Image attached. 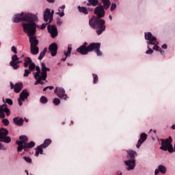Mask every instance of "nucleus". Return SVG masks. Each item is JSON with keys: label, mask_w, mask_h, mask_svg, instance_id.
I'll return each instance as SVG.
<instances>
[{"label": "nucleus", "mask_w": 175, "mask_h": 175, "mask_svg": "<svg viewBox=\"0 0 175 175\" xmlns=\"http://www.w3.org/2000/svg\"><path fill=\"white\" fill-rule=\"evenodd\" d=\"M94 14L89 21V25L94 29L96 30L98 35H102V33L106 31V21L102 18L105 17V8L103 5L97 6L94 11Z\"/></svg>", "instance_id": "1"}, {"label": "nucleus", "mask_w": 175, "mask_h": 175, "mask_svg": "<svg viewBox=\"0 0 175 175\" xmlns=\"http://www.w3.org/2000/svg\"><path fill=\"white\" fill-rule=\"evenodd\" d=\"M33 17L30 18V21H26L27 23H23L22 27H23V31L25 33L27 34V36H33L36 35V27L39 28V26L36 25L35 21H38V16L35 14H32Z\"/></svg>", "instance_id": "2"}, {"label": "nucleus", "mask_w": 175, "mask_h": 175, "mask_svg": "<svg viewBox=\"0 0 175 175\" xmlns=\"http://www.w3.org/2000/svg\"><path fill=\"white\" fill-rule=\"evenodd\" d=\"M135 157H137V152H136V151L133 150L127 151L126 158L129 160L124 161L125 165L128 166L127 170H133V169H135V167L136 166Z\"/></svg>", "instance_id": "3"}, {"label": "nucleus", "mask_w": 175, "mask_h": 175, "mask_svg": "<svg viewBox=\"0 0 175 175\" xmlns=\"http://www.w3.org/2000/svg\"><path fill=\"white\" fill-rule=\"evenodd\" d=\"M145 39L147 41V43L148 45L153 44V50H155L156 51H159L161 50V47L157 45L159 43L157 41V38L154 36H152V33L151 32L145 33Z\"/></svg>", "instance_id": "4"}, {"label": "nucleus", "mask_w": 175, "mask_h": 175, "mask_svg": "<svg viewBox=\"0 0 175 175\" xmlns=\"http://www.w3.org/2000/svg\"><path fill=\"white\" fill-rule=\"evenodd\" d=\"M172 142H173L172 137H169L165 139H161V146L160 147V150L174 152V149L173 148V145H172Z\"/></svg>", "instance_id": "5"}, {"label": "nucleus", "mask_w": 175, "mask_h": 175, "mask_svg": "<svg viewBox=\"0 0 175 175\" xmlns=\"http://www.w3.org/2000/svg\"><path fill=\"white\" fill-rule=\"evenodd\" d=\"M32 14H25L24 12H21V14H17L14 15V17L12 20L13 23H21V21H29L30 18H31Z\"/></svg>", "instance_id": "6"}, {"label": "nucleus", "mask_w": 175, "mask_h": 175, "mask_svg": "<svg viewBox=\"0 0 175 175\" xmlns=\"http://www.w3.org/2000/svg\"><path fill=\"white\" fill-rule=\"evenodd\" d=\"M88 49L89 53H91L92 51H94L98 57L102 56V51H100V43L99 42H93L90 43L88 46Z\"/></svg>", "instance_id": "7"}, {"label": "nucleus", "mask_w": 175, "mask_h": 175, "mask_svg": "<svg viewBox=\"0 0 175 175\" xmlns=\"http://www.w3.org/2000/svg\"><path fill=\"white\" fill-rule=\"evenodd\" d=\"M48 32L51 33V38L53 39L58 36V29H57V27L55 25H48L47 27Z\"/></svg>", "instance_id": "8"}, {"label": "nucleus", "mask_w": 175, "mask_h": 175, "mask_svg": "<svg viewBox=\"0 0 175 175\" xmlns=\"http://www.w3.org/2000/svg\"><path fill=\"white\" fill-rule=\"evenodd\" d=\"M49 20V24H50L53 21V14H51L50 9L46 8L44 12V21L47 23Z\"/></svg>", "instance_id": "9"}, {"label": "nucleus", "mask_w": 175, "mask_h": 175, "mask_svg": "<svg viewBox=\"0 0 175 175\" xmlns=\"http://www.w3.org/2000/svg\"><path fill=\"white\" fill-rule=\"evenodd\" d=\"M58 50V44L57 43L53 42L49 46V51L51 53V55L52 57H55L57 55V51Z\"/></svg>", "instance_id": "10"}, {"label": "nucleus", "mask_w": 175, "mask_h": 175, "mask_svg": "<svg viewBox=\"0 0 175 175\" xmlns=\"http://www.w3.org/2000/svg\"><path fill=\"white\" fill-rule=\"evenodd\" d=\"M41 75L42 76V79H47V72H50V68L46 67V64L41 63Z\"/></svg>", "instance_id": "11"}, {"label": "nucleus", "mask_w": 175, "mask_h": 175, "mask_svg": "<svg viewBox=\"0 0 175 175\" xmlns=\"http://www.w3.org/2000/svg\"><path fill=\"white\" fill-rule=\"evenodd\" d=\"M146 140H147V134L144 133H141L140 138L136 145L137 148H140V146L143 143H144V142H146Z\"/></svg>", "instance_id": "12"}, {"label": "nucleus", "mask_w": 175, "mask_h": 175, "mask_svg": "<svg viewBox=\"0 0 175 175\" xmlns=\"http://www.w3.org/2000/svg\"><path fill=\"white\" fill-rule=\"evenodd\" d=\"M57 96L60 99H64V100H67L68 98L66 94H65V90L62 88H59V92H57Z\"/></svg>", "instance_id": "13"}, {"label": "nucleus", "mask_w": 175, "mask_h": 175, "mask_svg": "<svg viewBox=\"0 0 175 175\" xmlns=\"http://www.w3.org/2000/svg\"><path fill=\"white\" fill-rule=\"evenodd\" d=\"M28 38H29L30 46H38L39 40L36 39V36H28Z\"/></svg>", "instance_id": "14"}, {"label": "nucleus", "mask_w": 175, "mask_h": 175, "mask_svg": "<svg viewBox=\"0 0 175 175\" xmlns=\"http://www.w3.org/2000/svg\"><path fill=\"white\" fill-rule=\"evenodd\" d=\"M13 122L17 126H23L24 125V119L20 117H15L13 118Z\"/></svg>", "instance_id": "15"}, {"label": "nucleus", "mask_w": 175, "mask_h": 175, "mask_svg": "<svg viewBox=\"0 0 175 175\" xmlns=\"http://www.w3.org/2000/svg\"><path fill=\"white\" fill-rule=\"evenodd\" d=\"M77 52L79 53L82 55H85L88 54V53H90V51H88V46L84 47V46H80L77 49Z\"/></svg>", "instance_id": "16"}, {"label": "nucleus", "mask_w": 175, "mask_h": 175, "mask_svg": "<svg viewBox=\"0 0 175 175\" xmlns=\"http://www.w3.org/2000/svg\"><path fill=\"white\" fill-rule=\"evenodd\" d=\"M29 96V93L27 91V90H23L20 94L19 98L21 99V100L24 101L25 100V99H28Z\"/></svg>", "instance_id": "17"}, {"label": "nucleus", "mask_w": 175, "mask_h": 175, "mask_svg": "<svg viewBox=\"0 0 175 175\" xmlns=\"http://www.w3.org/2000/svg\"><path fill=\"white\" fill-rule=\"evenodd\" d=\"M16 144L18 146L17 148L18 152H21L24 150V146L25 145V141H16Z\"/></svg>", "instance_id": "18"}, {"label": "nucleus", "mask_w": 175, "mask_h": 175, "mask_svg": "<svg viewBox=\"0 0 175 175\" xmlns=\"http://www.w3.org/2000/svg\"><path fill=\"white\" fill-rule=\"evenodd\" d=\"M23 83H17L14 85V92H16V94H18V92H20L21 91V90H23Z\"/></svg>", "instance_id": "19"}, {"label": "nucleus", "mask_w": 175, "mask_h": 175, "mask_svg": "<svg viewBox=\"0 0 175 175\" xmlns=\"http://www.w3.org/2000/svg\"><path fill=\"white\" fill-rule=\"evenodd\" d=\"M43 148H45L43 146H42V144L38 146L36 148V153H35V157H39L40 154L41 155H42Z\"/></svg>", "instance_id": "20"}, {"label": "nucleus", "mask_w": 175, "mask_h": 175, "mask_svg": "<svg viewBox=\"0 0 175 175\" xmlns=\"http://www.w3.org/2000/svg\"><path fill=\"white\" fill-rule=\"evenodd\" d=\"M0 142H1L2 143H10V142H12V138H10V137L6 135L5 137H0Z\"/></svg>", "instance_id": "21"}, {"label": "nucleus", "mask_w": 175, "mask_h": 175, "mask_svg": "<svg viewBox=\"0 0 175 175\" xmlns=\"http://www.w3.org/2000/svg\"><path fill=\"white\" fill-rule=\"evenodd\" d=\"M30 53L33 55H36L39 53V47L38 46H30Z\"/></svg>", "instance_id": "22"}, {"label": "nucleus", "mask_w": 175, "mask_h": 175, "mask_svg": "<svg viewBox=\"0 0 175 175\" xmlns=\"http://www.w3.org/2000/svg\"><path fill=\"white\" fill-rule=\"evenodd\" d=\"M9 135V131L6 129H0V137H3Z\"/></svg>", "instance_id": "23"}, {"label": "nucleus", "mask_w": 175, "mask_h": 175, "mask_svg": "<svg viewBox=\"0 0 175 175\" xmlns=\"http://www.w3.org/2000/svg\"><path fill=\"white\" fill-rule=\"evenodd\" d=\"M101 1L103 3V8L104 9H105V10H107V9H109L110 8V0H101Z\"/></svg>", "instance_id": "24"}, {"label": "nucleus", "mask_w": 175, "mask_h": 175, "mask_svg": "<svg viewBox=\"0 0 175 175\" xmlns=\"http://www.w3.org/2000/svg\"><path fill=\"white\" fill-rule=\"evenodd\" d=\"M34 76V78L36 80L34 85H38V84H40V80H46V79H43V76L41 75V76H36V75H33Z\"/></svg>", "instance_id": "25"}, {"label": "nucleus", "mask_w": 175, "mask_h": 175, "mask_svg": "<svg viewBox=\"0 0 175 175\" xmlns=\"http://www.w3.org/2000/svg\"><path fill=\"white\" fill-rule=\"evenodd\" d=\"M51 143H53V141L51 139H46L44 143L41 145L44 147V148H47Z\"/></svg>", "instance_id": "26"}, {"label": "nucleus", "mask_w": 175, "mask_h": 175, "mask_svg": "<svg viewBox=\"0 0 175 175\" xmlns=\"http://www.w3.org/2000/svg\"><path fill=\"white\" fill-rule=\"evenodd\" d=\"M78 10L80 13H83V14H88V10L85 7L78 6Z\"/></svg>", "instance_id": "27"}, {"label": "nucleus", "mask_w": 175, "mask_h": 175, "mask_svg": "<svg viewBox=\"0 0 175 175\" xmlns=\"http://www.w3.org/2000/svg\"><path fill=\"white\" fill-rule=\"evenodd\" d=\"M36 70L37 72H33V76H42V71L40 70V67H39V66H36Z\"/></svg>", "instance_id": "28"}, {"label": "nucleus", "mask_w": 175, "mask_h": 175, "mask_svg": "<svg viewBox=\"0 0 175 175\" xmlns=\"http://www.w3.org/2000/svg\"><path fill=\"white\" fill-rule=\"evenodd\" d=\"M25 147L26 148H33V147H35V143L32 141L29 143L25 142Z\"/></svg>", "instance_id": "29"}, {"label": "nucleus", "mask_w": 175, "mask_h": 175, "mask_svg": "<svg viewBox=\"0 0 175 175\" xmlns=\"http://www.w3.org/2000/svg\"><path fill=\"white\" fill-rule=\"evenodd\" d=\"M47 52V48H44V50L40 53L38 57V59L42 60L44 55H46V53Z\"/></svg>", "instance_id": "30"}, {"label": "nucleus", "mask_w": 175, "mask_h": 175, "mask_svg": "<svg viewBox=\"0 0 175 175\" xmlns=\"http://www.w3.org/2000/svg\"><path fill=\"white\" fill-rule=\"evenodd\" d=\"M72 53V44H69L68 46V51L67 52L65 51L64 55L66 57H68V55H70V53Z\"/></svg>", "instance_id": "31"}, {"label": "nucleus", "mask_w": 175, "mask_h": 175, "mask_svg": "<svg viewBox=\"0 0 175 175\" xmlns=\"http://www.w3.org/2000/svg\"><path fill=\"white\" fill-rule=\"evenodd\" d=\"M158 169L159 172L162 173V174H165V173H166V167H165V165H159Z\"/></svg>", "instance_id": "32"}, {"label": "nucleus", "mask_w": 175, "mask_h": 175, "mask_svg": "<svg viewBox=\"0 0 175 175\" xmlns=\"http://www.w3.org/2000/svg\"><path fill=\"white\" fill-rule=\"evenodd\" d=\"M40 103H42L43 105H44L47 103V102H49V100L47 99V97L42 96L40 99Z\"/></svg>", "instance_id": "33"}, {"label": "nucleus", "mask_w": 175, "mask_h": 175, "mask_svg": "<svg viewBox=\"0 0 175 175\" xmlns=\"http://www.w3.org/2000/svg\"><path fill=\"white\" fill-rule=\"evenodd\" d=\"M20 58H18V56L17 55H14L12 57V61L10 63H16L17 61H19Z\"/></svg>", "instance_id": "34"}, {"label": "nucleus", "mask_w": 175, "mask_h": 175, "mask_svg": "<svg viewBox=\"0 0 175 175\" xmlns=\"http://www.w3.org/2000/svg\"><path fill=\"white\" fill-rule=\"evenodd\" d=\"M60 9H62V12H57L56 14H58L60 17H64L65 16V13H64V9H65V5H63L62 7H60Z\"/></svg>", "instance_id": "35"}, {"label": "nucleus", "mask_w": 175, "mask_h": 175, "mask_svg": "<svg viewBox=\"0 0 175 175\" xmlns=\"http://www.w3.org/2000/svg\"><path fill=\"white\" fill-rule=\"evenodd\" d=\"M53 105H55V106H58L59 105L61 104V100H59V98H55L53 99Z\"/></svg>", "instance_id": "36"}, {"label": "nucleus", "mask_w": 175, "mask_h": 175, "mask_svg": "<svg viewBox=\"0 0 175 175\" xmlns=\"http://www.w3.org/2000/svg\"><path fill=\"white\" fill-rule=\"evenodd\" d=\"M88 2H90V3L93 6H97V5H99L98 1L89 0Z\"/></svg>", "instance_id": "37"}, {"label": "nucleus", "mask_w": 175, "mask_h": 175, "mask_svg": "<svg viewBox=\"0 0 175 175\" xmlns=\"http://www.w3.org/2000/svg\"><path fill=\"white\" fill-rule=\"evenodd\" d=\"M19 139L21 142H25V143H27V142H28V137H27L26 135H21L19 137Z\"/></svg>", "instance_id": "38"}, {"label": "nucleus", "mask_w": 175, "mask_h": 175, "mask_svg": "<svg viewBox=\"0 0 175 175\" xmlns=\"http://www.w3.org/2000/svg\"><path fill=\"white\" fill-rule=\"evenodd\" d=\"M35 68H36V65H35V63H31L29 65V70L32 71V70H35Z\"/></svg>", "instance_id": "39"}, {"label": "nucleus", "mask_w": 175, "mask_h": 175, "mask_svg": "<svg viewBox=\"0 0 175 175\" xmlns=\"http://www.w3.org/2000/svg\"><path fill=\"white\" fill-rule=\"evenodd\" d=\"M10 66H12V68L15 70L18 69L20 68V65L17 64L16 63H10Z\"/></svg>", "instance_id": "40"}, {"label": "nucleus", "mask_w": 175, "mask_h": 175, "mask_svg": "<svg viewBox=\"0 0 175 175\" xmlns=\"http://www.w3.org/2000/svg\"><path fill=\"white\" fill-rule=\"evenodd\" d=\"M92 77H93L94 84H96V83H98V75L96 74H93Z\"/></svg>", "instance_id": "41"}, {"label": "nucleus", "mask_w": 175, "mask_h": 175, "mask_svg": "<svg viewBox=\"0 0 175 175\" xmlns=\"http://www.w3.org/2000/svg\"><path fill=\"white\" fill-rule=\"evenodd\" d=\"M25 62H26L27 64H28L29 65H31V64H32V59H31V57H27L25 58Z\"/></svg>", "instance_id": "42"}, {"label": "nucleus", "mask_w": 175, "mask_h": 175, "mask_svg": "<svg viewBox=\"0 0 175 175\" xmlns=\"http://www.w3.org/2000/svg\"><path fill=\"white\" fill-rule=\"evenodd\" d=\"M2 123L3 124V125H5V126H9V124H10L9 120L8 119H3Z\"/></svg>", "instance_id": "43"}, {"label": "nucleus", "mask_w": 175, "mask_h": 175, "mask_svg": "<svg viewBox=\"0 0 175 175\" xmlns=\"http://www.w3.org/2000/svg\"><path fill=\"white\" fill-rule=\"evenodd\" d=\"M23 159H25L27 163H32V159L29 157H23Z\"/></svg>", "instance_id": "44"}, {"label": "nucleus", "mask_w": 175, "mask_h": 175, "mask_svg": "<svg viewBox=\"0 0 175 175\" xmlns=\"http://www.w3.org/2000/svg\"><path fill=\"white\" fill-rule=\"evenodd\" d=\"M29 75H31V70H29V69H25L23 77H28V76H29Z\"/></svg>", "instance_id": "45"}, {"label": "nucleus", "mask_w": 175, "mask_h": 175, "mask_svg": "<svg viewBox=\"0 0 175 175\" xmlns=\"http://www.w3.org/2000/svg\"><path fill=\"white\" fill-rule=\"evenodd\" d=\"M116 8L117 4H116V3H112L110 8L111 12H114V10H116Z\"/></svg>", "instance_id": "46"}, {"label": "nucleus", "mask_w": 175, "mask_h": 175, "mask_svg": "<svg viewBox=\"0 0 175 175\" xmlns=\"http://www.w3.org/2000/svg\"><path fill=\"white\" fill-rule=\"evenodd\" d=\"M0 109L3 110V111L5 113L6 111V109H8V105L7 104H3L0 106Z\"/></svg>", "instance_id": "47"}, {"label": "nucleus", "mask_w": 175, "mask_h": 175, "mask_svg": "<svg viewBox=\"0 0 175 175\" xmlns=\"http://www.w3.org/2000/svg\"><path fill=\"white\" fill-rule=\"evenodd\" d=\"M56 23H57V25H59V27L62 25V19H61L60 18H57Z\"/></svg>", "instance_id": "48"}, {"label": "nucleus", "mask_w": 175, "mask_h": 175, "mask_svg": "<svg viewBox=\"0 0 175 175\" xmlns=\"http://www.w3.org/2000/svg\"><path fill=\"white\" fill-rule=\"evenodd\" d=\"M5 102L10 106H12V105H13V100L10 98H6Z\"/></svg>", "instance_id": "49"}, {"label": "nucleus", "mask_w": 175, "mask_h": 175, "mask_svg": "<svg viewBox=\"0 0 175 175\" xmlns=\"http://www.w3.org/2000/svg\"><path fill=\"white\" fill-rule=\"evenodd\" d=\"M148 50L146 51V54H152V53H154V51L151 49L149 46H148Z\"/></svg>", "instance_id": "50"}, {"label": "nucleus", "mask_w": 175, "mask_h": 175, "mask_svg": "<svg viewBox=\"0 0 175 175\" xmlns=\"http://www.w3.org/2000/svg\"><path fill=\"white\" fill-rule=\"evenodd\" d=\"M0 117L1 118H5V112L1 108H0Z\"/></svg>", "instance_id": "51"}, {"label": "nucleus", "mask_w": 175, "mask_h": 175, "mask_svg": "<svg viewBox=\"0 0 175 175\" xmlns=\"http://www.w3.org/2000/svg\"><path fill=\"white\" fill-rule=\"evenodd\" d=\"M11 51L14 53V54H17V49H16V46H12L11 48Z\"/></svg>", "instance_id": "52"}, {"label": "nucleus", "mask_w": 175, "mask_h": 175, "mask_svg": "<svg viewBox=\"0 0 175 175\" xmlns=\"http://www.w3.org/2000/svg\"><path fill=\"white\" fill-rule=\"evenodd\" d=\"M4 113H5L6 116H10V109H9V108H7Z\"/></svg>", "instance_id": "53"}, {"label": "nucleus", "mask_w": 175, "mask_h": 175, "mask_svg": "<svg viewBox=\"0 0 175 175\" xmlns=\"http://www.w3.org/2000/svg\"><path fill=\"white\" fill-rule=\"evenodd\" d=\"M47 25V23H42L40 27V29H44Z\"/></svg>", "instance_id": "54"}, {"label": "nucleus", "mask_w": 175, "mask_h": 175, "mask_svg": "<svg viewBox=\"0 0 175 175\" xmlns=\"http://www.w3.org/2000/svg\"><path fill=\"white\" fill-rule=\"evenodd\" d=\"M19 106H23V100L21 98L18 99Z\"/></svg>", "instance_id": "55"}, {"label": "nucleus", "mask_w": 175, "mask_h": 175, "mask_svg": "<svg viewBox=\"0 0 175 175\" xmlns=\"http://www.w3.org/2000/svg\"><path fill=\"white\" fill-rule=\"evenodd\" d=\"M59 91V88L57 87L55 89L54 93L57 94H58Z\"/></svg>", "instance_id": "56"}, {"label": "nucleus", "mask_w": 175, "mask_h": 175, "mask_svg": "<svg viewBox=\"0 0 175 175\" xmlns=\"http://www.w3.org/2000/svg\"><path fill=\"white\" fill-rule=\"evenodd\" d=\"M0 150H5V146L2 143H0Z\"/></svg>", "instance_id": "57"}, {"label": "nucleus", "mask_w": 175, "mask_h": 175, "mask_svg": "<svg viewBox=\"0 0 175 175\" xmlns=\"http://www.w3.org/2000/svg\"><path fill=\"white\" fill-rule=\"evenodd\" d=\"M159 169H158V170H155V171H154V174L155 175H157V174H159Z\"/></svg>", "instance_id": "58"}, {"label": "nucleus", "mask_w": 175, "mask_h": 175, "mask_svg": "<svg viewBox=\"0 0 175 175\" xmlns=\"http://www.w3.org/2000/svg\"><path fill=\"white\" fill-rule=\"evenodd\" d=\"M81 46L83 47H87V46H88V43H87V42H85Z\"/></svg>", "instance_id": "59"}, {"label": "nucleus", "mask_w": 175, "mask_h": 175, "mask_svg": "<svg viewBox=\"0 0 175 175\" xmlns=\"http://www.w3.org/2000/svg\"><path fill=\"white\" fill-rule=\"evenodd\" d=\"M43 81H44V80L40 79V84H41V85H43V84H44V82H43Z\"/></svg>", "instance_id": "60"}, {"label": "nucleus", "mask_w": 175, "mask_h": 175, "mask_svg": "<svg viewBox=\"0 0 175 175\" xmlns=\"http://www.w3.org/2000/svg\"><path fill=\"white\" fill-rule=\"evenodd\" d=\"M10 87H11V90H14V84H13L12 82L10 83Z\"/></svg>", "instance_id": "61"}, {"label": "nucleus", "mask_w": 175, "mask_h": 175, "mask_svg": "<svg viewBox=\"0 0 175 175\" xmlns=\"http://www.w3.org/2000/svg\"><path fill=\"white\" fill-rule=\"evenodd\" d=\"M162 49H167V45H166V44H164L163 45H162Z\"/></svg>", "instance_id": "62"}, {"label": "nucleus", "mask_w": 175, "mask_h": 175, "mask_svg": "<svg viewBox=\"0 0 175 175\" xmlns=\"http://www.w3.org/2000/svg\"><path fill=\"white\" fill-rule=\"evenodd\" d=\"M28 148H26V147H25V145L23 146V149L25 150V151L26 152H28Z\"/></svg>", "instance_id": "63"}, {"label": "nucleus", "mask_w": 175, "mask_h": 175, "mask_svg": "<svg viewBox=\"0 0 175 175\" xmlns=\"http://www.w3.org/2000/svg\"><path fill=\"white\" fill-rule=\"evenodd\" d=\"M47 88L49 90H54V87L53 86H47Z\"/></svg>", "instance_id": "64"}]
</instances>
